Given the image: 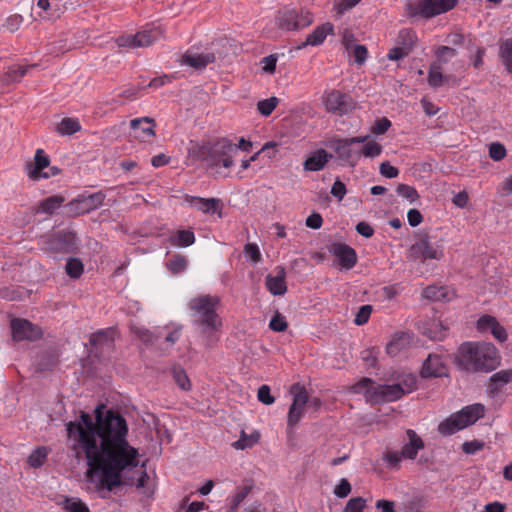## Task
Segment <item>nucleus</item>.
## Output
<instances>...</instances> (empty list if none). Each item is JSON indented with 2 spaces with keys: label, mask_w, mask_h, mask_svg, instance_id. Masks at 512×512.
<instances>
[{
  "label": "nucleus",
  "mask_w": 512,
  "mask_h": 512,
  "mask_svg": "<svg viewBox=\"0 0 512 512\" xmlns=\"http://www.w3.org/2000/svg\"><path fill=\"white\" fill-rule=\"evenodd\" d=\"M70 449L75 457L87 460L86 477L112 491L122 484L121 472L139 464V453L127 441L125 418L113 410H95V419L81 412L78 421L66 424Z\"/></svg>",
  "instance_id": "obj_1"
},
{
  "label": "nucleus",
  "mask_w": 512,
  "mask_h": 512,
  "mask_svg": "<svg viewBox=\"0 0 512 512\" xmlns=\"http://www.w3.org/2000/svg\"><path fill=\"white\" fill-rule=\"evenodd\" d=\"M194 156L208 169L227 177L235 164L237 147L226 137L203 142L193 149Z\"/></svg>",
  "instance_id": "obj_2"
},
{
  "label": "nucleus",
  "mask_w": 512,
  "mask_h": 512,
  "mask_svg": "<svg viewBox=\"0 0 512 512\" xmlns=\"http://www.w3.org/2000/svg\"><path fill=\"white\" fill-rule=\"evenodd\" d=\"M219 306L220 298L211 295H199L190 299L188 303L194 324L199 327L208 344L218 340V333L222 327V320L217 313Z\"/></svg>",
  "instance_id": "obj_3"
},
{
  "label": "nucleus",
  "mask_w": 512,
  "mask_h": 512,
  "mask_svg": "<svg viewBox=\"0 0 512 512\" xmlns=\"http://www.w3.org/2000/svg\"><path fill=\"white\" fill-rule=\"evenodd\" d=\"M456 363L467 372H489L498 364L497 352L491 344L466 342L458 348Z\"/></svg>",
  "instance_id": "obj_4"
},
{
  "label": "nucleus",
  "mask_w": 512,
  "mask_h": 512,
  "mask_svg": "<svg viewBox=\"0 0 512 512\" xmlns=\"http://www.w3.org/2000/svg\"><path fill=\"white\" fill-rule=\"evenodd\" d=\"M484 413L485 407L483 404L475 403L468 405L441 422L438 426V431L445 436L452 435L474 424L484 416Z\"/></svg>",
  "instance_id": "obj_5"
},
{
  "label": "nucleus",
  "mask_w": 512,
  "mask_h": 512,
  "mask_svg": "<svg viewBox=\"0 0 512 512\" xmlns=\"http://www.w3.org/2000/svg\"><path fill=\"white\" fill-rule=\"evenodd\" d=\"M353 389L356 393L364 391L366 397L373 402H392L404 396L401 384L380 385L375 384L370 378H362Z\"/></svg>",
  "instance_id": "obj_6"
},
{
  "label": "nucleus",
  "mask_w": 512,
  "mask_h": 512,
  "mask_svg": "<svg viewBox=\"0 0 512 512\" xmlns=\"http://www.w3.org/2000/svg\"><path fill=\"white\" fill-rule=\"evenodd\" d=\"M458 0H411L407 3V12L410 16L432 18L452 10Z\"/></svg>",
  "instance_id": "obj_7"
},
{
  "label": "nucleus",
  "mask_w": 512,
  "mask_h": 512,
  "mask_svg": "<svg viewBox=\"0 0 512 512\" xmlns=\"http://www.w3.org/2000/svg\"><path fill=\"white\" fill-rule=\"evenodd\" d=\"M312 22L313 15L304 9H283L276 18L278 27L286 31L306 28L311 25Z\"/></svg>",
  "instance_id": "obj_8"
},
{
  "label": "nucleus",
  "mask_w": 512,
  "mask_h": 512,
  "mask_svg": "<svg viewBox=\"0 0 512 512\" xmlns=\"http://www.w3.org/2000/svg\"><path fill=\"white\" fill-rule=\"evenodd\" d=\"M162 37V32L158 27H145L136 34L121 35L116 38V44L124 48H143L152 45Z\"/></svg>",
  "instance_id": "obj_9"
},
{
  "label": "nucleus",
  "mask_w": 512,
  "mask_h": 512,
  "mask_svg": "<svg viewBox=\"0 0 512 512\" xmlns=\"http://www.w3.org/2000/svg\"><path fill=\"white\" fill-rule=\"evenodd\" d=\"M290 393L293 395V401L287 414V430L292 432L305 414L308 405V392L305 387L294 384Z\"/></svg>",
  "instance_id": "obj_10"
},
{
  "label": "nucleus",
  "mask_w": 512,
  "mask_h": 512,
  "mask_svg": "<svg viewBox=\"0 0 512 512\" xmlns=\"http://www.w3.org/2000/svg\"><path fill=\"white\" fill-rule=\"evenodd\" d=\"M444 256L443 247L431 242L427 235H422L410 247L409 257L413 260H440Z\"/></svg>",
  "instance_id": "obj_11"
},
{
  "label": "nucleus",
  "mask_w": 512,
  "mask_h": 512,
  "mask_svg": "<svg viewBox=\"0 0 512 512\" xmlns=\"http://www.w3.org/2000/svg\"><path fill=\"white\" fill-rule=\"evenodd\" d=\"M326 110L339 116L348 114L354 109L351 96L339 90H330L323 96Z\"/></svg>",
  "instance_id": "obj_12"
},
{
  "label": "nucleus",
  "mask_w": 512,
  "mask_h": 512,
  "mask_svg": "<svg viewBox=\"0 0 512 512\" xmlns=\"http://www.w3.org/2000/svg\"><path fill=\"white\" fill-rule=\"evenodd\" d=\"M50 160L45 154L43 149H37L34 162L26 164V173L32 180H39L40 178H49L50 176L57 175L59 169L56 167H49Z\"/></svg>",
  "instance_id": "obj_13"
},
{
  "label": "nucleus",
  "mask_w": 512,
  "mask_h": 512,
  "mask_svg": "<svg viewBox=\"0 0 512 512\" xmlns=\"http://www.w3.org/2000/svg\"><path fill=\"white\" fill-rule=\"evenodd\" d=\"M105 197V194L101 191L92 194L82 193L68 204L70 213L74 216L89 213L99 208Z\"/></svg>",
  "instance_id": "obj_14"
},
{
  "label": "nucleus",
  "mask_w": 512,
  "mask_h": 512,
  "mask_svg": "<svg viewBox=\"0 0 512 512\" xmlns=\"http://www.w3.org/2000/svg\"><path fill=\"white\" fill-rule=\"evenodd\" d=\"M114 335L113 328L99 330L90 336V353L95 357L104 358L109 355L114 349Z\"/></svg>",
  "instance_id": "obj_15"
},
{
  "label": "nucleus",
  "mask_w": 512,
  "mask_h": 512,
  "mask_svg": "<svg viewBox=\"0 0 512 512\" xmlns=\"http://www.w3.org/2000/svg\"><path fill=\"white\" fill-rule=\"evenodd\" d=\"M13 339L37 340L42 337L41 328L26 319L15 318L11 321Z\"/></svg>",
  "instance_id": "obj_16"
},
{
  "label": "nucleus",
  "mask_w": 512,
  "mask_h": 512,
  "mask_svg": "<svg viewBox=\"0 0 512 512\" xmlns=\"http://www.w3.org/2000/svg\"><path fill=\"white\" fill-rule=\"evenodd\" d=\"M76 236L71 231H58L52 234L48 241L47 247L55 253H69L75 247Z\"/></svg>",
  "instance_id": "obj_17"
},
{
  "label": "nucleus",
  "mask_w": 512,
  "mask_h": 512,
  "mask_svg": "<svg viewBox=\"0 0 512 512\" xmlns=\"http://www.w3.org/2000/svg\"><path fill=\"white\" fill-rule=\"evenodd\" d=\"M328 250L330 254L337 258L339 265L344 269H352L357 263L356 251L347 244L334 242Z\"/></svg>",
  "instance_id": "obj_18"
},
{
  "label": "nucleus",
  "mask_w": 512,
  "mask_h": 512,
  "mask_svg": "<svg viewBox=\"0 0 512 512\" xmlns=\"http://www.w3.org/2000/svg\"><path fill=\"white\" fill-rule=\"evenodd\" d=\"M193 208L205 214H218L222 217V202L218 198H201L187 195L185 198Z\"/></svg>",
  "instance_id": "obj_19"
},
{
  "label": "nucleus",
  "mask_w": 512,
  "mask_h": 512,
  "mask_svg": "<svg viewBox=\"0 0 512 512\" xmlns=\"http://www.w3.org/2000/svg\"><path fill=\"white\" fill-rule=\"evenodd\" d=\"M215 61L214 53H197L188 49L180 58V64L189 66L196 70L204 69L208 64Z\"/></svg>",
  "instance_id": "obj_20"
},
{
  "label": "nucleus",
  "mask_w": 512,
  "mask_h": 512,
  "mask_svg": "<svg viewBox=\"0 0 512 512\" xmlns=\"http://www.w3.org/2000/svg\"><path fill=\"white\" fill-rule=\"evenodd\" d=\"M273 274H268L265 279L267 290L275 296L284 295L287 291L286 271L284 267L277 266Z\"/></svg>",
  "instance_id": "obj_21"
},
{
  "label": "nucleus",
  "mask_w": 512,
  "mask_h": 512,
  "mask_svg": "<svg viewBox=\"0 0 512 512\" xmlns=\"http://www.w3.org/2000/svg\"><path fill=\"white\" fill-rule=\"evenodd\" d=\"M155 120L150 117L135 118L130 121V127L134 131V137L142 141L155 136Z\"/></svg>",
  "instance_id": "obj_22"
},
{
  "label": "nucleus",
  "mask_w": 512,
  "mask_h": 512,
  "mask_svg": "<svg viewBox=\"0 0 512 512\" xmlns=\"http://www.w3.org/2000/svg\"><path fill=\"white\" fill-rule=\"evenodd\" d=\"M351 146L347 139H336L332 142V148L339 159L350 166H355L360 159V152L353 150Z\"/></svg>",
  "instance_id": "obj_23"
},
{
  "label": "nucleus",
  "mask_w": 512,
  "mask_h": 512,
  "mask_svg": "<svg viewBox=\"0 0 512 512\" xmlns=\"http://www.w3.org/2000/svg\"><path fill=\"white\" fill-rule=\"evenodd\" d=\"M37 7L42 11L38 14L39 18L48 22H55L66 11V7L64 5L59 3L52 4L49 0H38Z\"/></svg>",
  "instance_id": "obj_24"
},
{
  "label": "nucleus",
  "mask_w": 512,
  "mask_h": 512,
  "mask_svg": "<svg viewBox=\"0 0 512 512\" xmlns=\"http://www.w3.org/2000/svg\"><path fill=\"white\" fill-rule=\"evenodd\" d=\"M421 375L424 378L441 377L446 375V367L441 357L438 355L430 354L426 361L423 363Z\"/></svg>",
  "instance_id": "obj_25"
},
{
  "label": "nucleus",
  "mask_w": 512,
  "mask_h": 512,
  "mask_svg": "<svg viewBox=\"0 0 512 512\" xmlns=\"http://www.w3.org/2000/svg\"><path fill=\"white\" fill-rule=\"evenodd\" d=\"M406 435L409 441L402 447L400 452L403 458L414 460L418 452L424 448V442L412 429H408Z\"/></svg>",
  "instance_id": "obj_26"
},
{
  "label": "nucleus",
  "mask_w": 512,
  "mask_h": 512,
  "mask_svg": "<svg viewBox=\"0 0 512 512\" xmlns=\"http://www.w3.org/2000/svg\"><path fill=\"white\" fill-rule=\"evenodd\" d=\"M332 155L328 154L324 149H318L311 153V155L304 161L303 168L305 171H320L322 170Z\"/></svg>",
  "instance_id": "obj_27"
},
{
  "label": "nucleus",
  "mask_w": 512,
  "mask_h": 512,
  "mask_svg": "<svg viewBox=\"0 0 512 512\" xmlns=\"http://www.w3.org/2000/svg\"><path fill=\"white\" fill-rule=\"evenodd\" d=\"M510 381H512V371L500 370L490 377L487 391L490 395L494 396Z\"/></svg>",
  "instance_id": "obj_28"
},
{
  "label": "nucleus",
  "mask_w": 512,
  "mask_h": 512,
  "mask_svg": "<svg viewBox=\"0 0 512 512\" xmlns=\"http://www.w3.org/2000/svg\"><path fill=\"white\" fill-rule=\"evenodd\" d=\"M333 28L334 27L330 22H326V23L316 27L313 30V32L307 36L306 41L303 43V46H306V45L317 46V45L322 44L324 42V40L326 39V37L329 34L333 33Z\"/></svg>",
  "instance_id": "obj_29"
},
{
  "label": "nucleus",
  "mask_w": 512,
  "mask_h": 512,
  "mask_svg": "<svg viewBox=\"0 0 512 512\" xmlns=\"http://www.w3.org/2000/svg\"><path fill=\"white\" fill-rule=\"evenodd\" d=\"M409 341L410 337L408 334H395L391 341L386 345L387 354L390 356L398 355L409 344Z\"/></svg>",
  "instance_id": "obj_30"
},
{
  "label": "nucleus",
  "mask_w": 512,
  "mask_h": 512,
  "mask_svg": "<svg viewBox=\"0 0 512 512\" xmlns=\"http://www.w3.org/2000/svg\"><path fill=\"white\" fill-rule=\"evenodd\" d=\"M417 41V36L415 31L412 29H402L399 31L398 36L396 38V45L404 48L406 51L411 53Z\"/></svg>",
  "instance_id": "obj_31"
},
{
  "label": "nucleus",
  "mask_w": 512,
  "mask_h": 512,
  "mask_svg": "<svg viewBox=\"0 0 512 512\" xmlns=\"http://www.w3.org/2000/svg\"><path fill=\"white\" fill-rule=\"evenodd\" d=\"M65 198L61 195H53L39 203L37 212H42L45 214H53L61 205L64 203Z\"/></svg>",
  "instance_id": "obj_32"
},
{
  "label": "nucleus",
  "mask_w": 512,
  "mask_h": 512,
  "mask_svg": "<svg viewBox=\"0 0 512 512\" xmlns=\"http://www.w3.org/2000/svg\"><path fill=\"white\" fill-rule=\"evenodd\" d=\"M169 241L173 246L188 247L195 242V235L191 230H177Z\"/></svg>",
  "instance_id": "obj_33"
},
{
  "label": "nucleus",
  "mask_w": 512,
  "mask_h": 512,
  "mask_svg": "<svg viewBox=\"0 0 512 512\" xmlns=\"http://www.w3.org/2000/svg\"><path fill=\"white\" fill-rule=\"evenodd\" d=\"M435 60L432 62L442 68L444 64H447L451 59L456 57V49L449 46H439L434 51Z\"/></svg>",
  "instance_id": "obj_34"
},
{
  "label": "nucleus",
  "mask_w": 512,
  "mask_h": 512,
  "mask_svg": "<svg viewBox=\"0 0 512 512\" xmlns=\"http://www.w3.org/2000/svg\"><path fill=\"white\" fill-rule=\"evenodd\" d=\"M442 68L434 63L429 66L427 82L432 88H439L447 80V76H444L441 72Z\"/></svg>",
  "instance_id": "obj_35"
},
{
  "label": "nucleus",
  "mask_w": 512,
  "mask_h": 512,
  "mask_svg": "<svg viewBox=\"0 0 512 512\" xmlns=\"http://www.w3.org/2000/svg\"><path fill=\"white\" fill-rule=\"evenodd\" d=\"M80 130L79 120L71 117L63 118L57 126V132L61 135H72Z\"/></svg>",
  "instance_id": "obj_36"
},
{
  "label": "nucleus",
  "mask_w": 512,
  "mask_h": 512,
  "mask_svg": "<svg viewBox=\"0 0 512 512\" xmlns=\"http://www.w3.org/2000/svg\"><path fill=\"white\" fill-rule=\"evenodd\" d=\"M32 66L15 65L11 66L5 73L3 81L6 84L19 82L27 73L28 69Z\"/></svg>",
  "instance_id": "obj_37"
},
{
  "label": "nucleus",
  "mask_w": 512,
  "mask_h": 512,
  "mask_svg": "<svg viewBox=\"0 0 512 512\" xmlns=\"http://www.w3.org/2000/svg\"><path fill=\"white\" fill-rule=\"evenodd\" d=\"M187 264L188 260L185 256L175 254L166 262V267L172 274H178L186 269Z\"/></svg>",
  "instance_id": "obj_38"
},
{
  "label": "nucleus",
  "mask_w": 512,
  "mask_h": 512,
  "mask_svg": "<svg viewBox=\"0 0 512 512\" xmlns=\"http://www.w3.org/2000/svg\"><path fill=\"white\" fill-rule=\"evenodd\" d=\"M48 455V450L46 447H39L35 449L28 457V463L31 467L38 468L41 467Z\"/></svg>",
  "instance_id": "obj_39"
},
{
  "label": "nucleus",
  "mask_w": 512,
  "mask_h": 512,
  "mask_svg": "<svg viewBox=\"0 0 512 512\" xmlns=\"http://www.w3.org/2000/svg\"><path fill=\"white\" fill-rule=\"evenodd\" d=\"M24 18L20 14H12L8 16L4 23L0 26V31L5 29L10 33L16 32L22 25Z\"/></svg>",
  "instance_id": "obj_40"
},
{
  "label": "nucleus",
  "mask_w": 512,
  "mask_h": 512,
  "mask_svg": "<svg viewBox=\"0 0 512 512\" xmlns=\"http://www.w3.org/2000/svg\"><path fill=\"white\" fill-rule=\"evenodd\" d=\"M66 273L71 278H79L84 270L83 264L79 259L70 258L65 267Z\"/></svg>",
  "instance_id": "obj_41"
},
{
  "label": "nucleus",
  "mask_w": 512,
  "mask_h": 512,
  "mask_svg": "<svg viewBox=\"0 0 512 512\" xmlns=\"http://www.w3.org/2000/svg\"><path fill=\"white\" fill-rule=\"evenodd\" d=\"M252 487L249 485H244L237 487L235 493L230 498V504L234 506V508H238L240 504L246 499V497L251 492Z\"/></svg>",
  "instance_id": "obj_42"
},
{
  "label": "nucleus",
  "mask_w": 512,
  "mask_h": 512,
  "mask_svg": "<svg viewBox=\"0 0 512 512\" xmlns=\"http://www.w3.org/2000/svg\"><path fill=\"white\" fill-rule=\"evenodd\" d=\"M382 153V146L375 141L366 142L360 152L366 158H375Z\"/></svg>",
  "instance_id": "obj_43"
},
{
  "label": "nucleus",
  "mask_w": 512,
  "mask_h": 512,
  "mask_svg": "<svg viewBox=\"0 0 512 512\" xmlns=\"http://www.w3.org/2000/svg\"><path fill=\"white\" fill-rule=\"evenodd\" d=\"M402 458L401 452L392 450H387L383 455L384 462L391 469H399Z\"/></svg>",
  "instance_id": "obj_44"
},
{
  "label": "nucleus",
  "mask_w": 512,
  "mask_h": 512,
  "mask_svg": "<svg viewBox=\"0 0 512 512\" xmlns=\"http://www.w3.org/2000/svg\"><path fill=\"white\" fill-rule=\"evenodd\" d=\"M423 295L425 298L433 301H440L446 298L445 289L434 285L426 287L423 291Z\"/></svg>",
  "instance_id": "obj_45"
},
{
  "label": "nucleus",
  "mask_w": 512,
  "mask_h": 512,
  "mask_svg": "<svg viewBox=\"0 0 512 512\" xmlns=\"http://www.w3.org/2000/svg\"><path fill=\"white\" fill-rule=\"evenodd\" d=\"M278 104L276 97H271L258 102L257 109L263 116H269Z\"/></svg>",
  "instance_id": "obj_46"
},
{
  "label": "nucleus",
  "mask_w": 512,
  "mask_h": 512,
  "mask_svg": "<svg viewBox=\"0 0 512 512\" xmlns=\"http://www.w3.org/2000/svg\"><path fill=\"white\" fill-rule=\"evenodd\" d=\"M501 57L506 69L512 74V40H507L501 46Z\"/></svg>",
  "instance_id": "obj_47"
},
{
  "label": "nucleus",
  "mask_w": 512,
  "mask_h": 512,
  "mask_svg": "<svg viewBox=\"0 0 512 512\" xmlns=\"http://www.w3.org/2000/svg\"><path fill=\"white\" fill-rule=\"evenodd\" d=\"M396 192L398 193V195L407 199L411 203L419 198L417 190L414 187L406 184H399L396 188Z\"/></svg>",
  "instance_id": "obj_48"
},
{
  "label": "nucleus",
  "mask_w": 512,
  "mask_h": 512,
  "mask_svg": "<svg viewBox=\"0 0 512 512\" xmlns=\"http://www.w3.org/2000/svg\"><path fill=\"white\" fill-rule=\"evenodd\" d=\"M65 509L68 512H90L88 506L78 498L66 499Z\"/></svg>",
  "instance_id": "obj_49"
},
{
  "label": "nucleus",
  "mask_w": 512,
  "mask_h": 512,
  "mask_svg": "<svg viewBox=\"0 0 512 512\" xmlns=\"http://www.w3.org/2000/svg\"><path fill=\"white\" fill-rule=\"evenodd\" d=\"M173 377L177 385L182 390H189L190 389V380L186 374V372L181 368H175L173 370Z\"/></svg>",
  "instance_id": "obj_50"
},
{
  "label": "nucleus",
  "mask_w": 512,
  "mask_h": 512,
  "mask_svg": "<svg viewBox=\"0 0 512 512\" xmlns=\"http://www.w3.org/2000/svg\"><path fill=\"white\" fill-rule=\"evenodd\" d=\"M366 506V501L362 497L351 498L346 506L344 507L343 512H363Z\"/></svg>",
  "instance_id": "obj_51"
},
{
  "label": "nucleus",
  "mask_w": 512,
  "mask_h": 512,
  "mask_svg": "<svg viewBox=\"0 0 512 512\" xmlns=\"http://www.w3.org/2000/svg\"><path fill=\"white\" fill-rule=\"evenodd\" d=\"M288 324L283 315L277 312L269 323V328L275 332H283L287 329Z\"/></svg>",
  "instance_id": "obj_52"
},
{
  "label": "nucleus",
  "mask_w": 512,
  "mask_h": 512,
  "mask_svg": "<svg viewBox=\"0 0 512 512\" xmlns=\"http://www.w3.org/2000/svg\"><path fill=\"white\" fill-rule=\"evenodd\" d=\"M489 156L494 161H500L506 156V149L503 144L499 142L492 143L489 146Z\"/></svg>",
  "instance_id": "obj_53"
},
{
  "label": "nucleus",
  "mask_w": 512,
  "mask_h": 512,
  "mask_svg": "<svg viewBox=\"0 0 512 512\" xmlns=\"http://www.w3.org/2000/svg\"><path fill=\"white\" fill-rule=\"evenodd\" d=\"M372 312V307L370 305H363L359 308L356 317H355V324L356 325H364L368 322L369 317Z\"/></svg>",
  "instance_id": "obj_54"
},
{
  "label": "nucleus",
  "mask_w": 512,
  "mask_h": 512,
  "mask_svg": "<svg viewBox=\"0 0 512 512\" xmlns=\"http://www.w3.org/2000/svg\"><path fill=\"white\" fill-rule=\"evenodd\" d=\"M361 0H340L335 3L334 9L337 15L342 16L346 11L354 8Z\"/></svg>",
  "instance_id": "obj_55"
},
{
  "label": "nucleus",
  "mask_w": 512,
  "mask_h": 512,
  "mask_svg": "<svg viewBox=\"0 0 512 512\" xmlns=\"http://www.w3.org/2000/svg\"><path fill=\"white\" fill-rule=\"evenodd\" d=\"M257 397L258 400L265 405H271L275 402V398L271 395L270 387L268 385H262L259 387Z\"/></svg>",
  "instance_id": "obj_56"
},
{
  "label": "nucleus",
  "mask_w": 512,
  "mask_h": 512,
  "mask_svg": "<svg viewBox=\"0 0 512 512\" xmlns=\"http://www.w3.org/2000/svg\"><path fill=\"white\" fill-rule=\"evenodd\" d=\"M351 484L345 478H342L334 488V494L339 498L347 497L351 492Z\"/></svg>",
  "instance_id": "obj_57"
},
{
  "label": "nucleus",
  "mask_w": 512,
  "mask_h": 512,
  "mask_svg": "<svg viewBox=\"0 0 512 512\" xmlns=\"http://www.w3.org/2000/svg\"><path fill=\"white\" fill-rule=\"evenodd\" d=\"M496 322V318L490 315H483L477 321V329L481 332L492 329L493 324Z\"/></svg>",
  "instance_id": "obj_58"
},
{
  "label": "nucleus",
  "mask_w": 512,
  "mask_h": 512,
  "mask_svg": "<svg viewBox=\"0 0 512 512\" xmlns=\"http://www.w3.org/2000/svg\"><path fill=\"white\" fill-rule=\"evenodd\" d=\"M390 126L391 121L388 118L383 117L375 122V124L372 127V132L374 134L381 135L384 134L390 128Z\"/></svg>",
  "instance_id": "obj_59"
},
{
  "label": "nucleus",
  "mask_w": 512,
  "mask_h": 512,
  "mask_svg": "<svg viewBox=\"0 0 512 512\" xmlns=\"http://www.w3.org/2000/svg\"><path fill=\"white\" fill-rule=\"evenodd\" d=\"M410 53L406 51L404 48L396 45L391 48L387 54V58L391 61H398L405 57H407Z\"/></svg>",
  "instance_id": "obj_60"
},
{
  "label": "nucleus",
  "mask_w": 512,
  "mask_h": 512,
  "mask_svg": "<svg viewBox=\"0 0 512 512\" xmlns=\"http://www.w3.org/2000/svg\"><path fill=\"white\" fill-rule=\"evenodd\" d=\"M244 252L255 263L261 260V253L256 244L248 243L245 245Z\"/></svg>",
  "instance_id": "obj_61"
},
{
  "label": "nucleus",
  "mask_w": 512,
  "mask_h": 512,
  "mask_svg": "<svg viewBox=\"0 0 512 512\" xmlns=\"http://www.w3.org/2000/svg\"><path fill=\"white\" fill-rule=\"evenodd\" d=\"M400 384L403 386L404 395H405V394L410 393L416 389L417 380L414 375L408 374L403 378V380Z\"/></svg>",
  "instance_id": "obj_62"
},
{
  "label": "nucleus",
  "mask_w": 512,
  "mask_h": 512,
  "mask_svg": "<svg viewBox=\"0 0 512 512\" xmlns=\"http://www.w3.org/2000/svg\"><path fill=\"white\" fill-rule=\"evenodd\" d=\"M346 193L347 190L345 184L340 180H336L332 185L331 194L334 197L338 198L339 201H341L346 195Z\"/></svg>",
  "instance_id": "obj_63"
},
{
  "label": "nucleus",
  "mask_w": 512,
  "mask_h": 512,
  "mask_svg": "<svg viewBox=\"0 0 512 512\" xmlns=\"http://www.w3.org/2000/svg\"><path fill=\"white\" fill-rule=\"evenodd\" d=\"M492 335L500 342H504L507 340V332L506 329L500 325V323L496 320L491 329Z\"/></svg>",
  "instance_id": "obj_64"
}]
</instances>
